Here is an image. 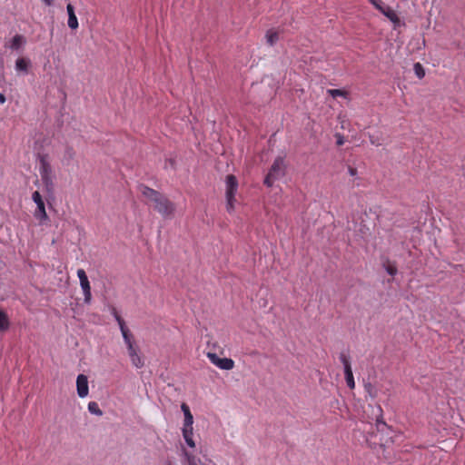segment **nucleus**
Returning <instances> with one entry per match:
<instances>
[{"instance_id":"obj_33","label":"nucleus","mask_w":465,"mask_h":465,"mask_svg":"<svg viewBox=\"0 0 465 465\" xmlns=\"http://www.w3.org/2000/svg\"><path fill=\"white\" fill-rule=\"evenodd\" d=\"M168 465H172V464H168Z\"/></svg>"},{"instance_id":"obj_15","label":"nucleus","mask_w":465,"mask_h":465,"mask_svg":"<svg viewBox=\"0 0 465 465\" xmlns=\"http://www.w3.org/2000/svg\"><path fill=\"white\" fill-rule=\"evenodd\" d=\"M193 429H183V439H184L185 442L187 443V445L191 448L195 447V442L193 440Z\"/></svg>"},{"instance_id":"obj_32","label":"nucleus","mask_w":465,"mask_h":465,"mask_svg":"<svg viewBox=\"0 0 465 465\" xmlns=\"http://www.w3.org/2000/svg\"><path fill=\"white\" fill-rule=\"evenodd\" d=\"M350 173H351V177L354 176L356 174V170L351 167Z\"/></svg>"},{"instance_id":"obj_11","label":"nucleus","mask_w":465,"mask_h":465,"mask_svg":"<svg viewBox=\"0 0 465 465\" xmlns=\"http://www.w3.org/2000/svg\"><path fill=\"white\" fill-rule=\"evenodd\" d=\"M181 409L184 415L183 429H193V414L191 413L189 406L186 403H183L181 405Z\"/></svg>"},{"instance_id":"obj_3","label":"nucleus","mask_w":465,"mask_h":465,"mask_svg":"<svg viewBox=\"0 0 465 465\" xmlns=\"http://www.w3.org/2000/svg\"><path fill=\"white\" fill-rule=\"evenodd\" d=\"M285 174V163H284V158L282 156H278L272 167L269 170L268 174L266 175L264 179V184L268 187H272L273 183L280 179L281 177L284 176Z\"/></svg>"},{"instance_id":"obj_28","label":"nucleus","mask_w":465,"mask_h":465,"mask_svg":"<svg viewBox=\"0 0 465 465\" xmlns=\"http://www.w3.org/2000/svg\"><path fill=\"white\" fill-rule=\"evenodd\" d=\"M371 142L372 144H375L377 146L381 145V143H380L378 140H374L373 136H371Z\"/></svg>"},{"instance_id":"obj_27","label":"nucleus","mask_w":465,"mask_h":465,"mask_svg":"<svg viewBox=\"0 0 465 465\" xmlns=\"http://www.w3.org/2000/svg\"><path fill=\"white\" fill-rule=\"evenodd\" d=\"M68 16L70 15H75L74 14V8L71 4H68L66 6Z\"/></svg>"},{"instance_id":"obj_7","label":"nucleus","mask_w":465,"mask_h":465,"mask_svg":"<svg viewBox=\"0 0 465 465\" xmlns=\"http://www.w3.org/2000/svg\"><path fill=\"white\" fill-rule=\"evenodd\" d=\"M32 200L36 204V210L35 211V217L39 220L41 223H45L48 221V215L45 211V202L42 195L38 191H35L32 194Z\"/></svg>"},{"instance_id":"obj_4","label":"nucleus","mask_w":465,"mask_h":465,"mask_svg":"<svg viewBox=\"0 0 465 465\" xmlns=\"http://www.w3.org/2000/svg\"><path fill=\"white\" fill-rule=\"evenodd\" d=\"M226 184V210L232 213L234 210L235 194L238 189V181L233 174H229L225 179Z\"/></svg>"},{"instance_id":"obj_19","label":"nucleus","mask_w":465,"mask_h":465,"mask_svg":"<svg viewBox=\"0 0 465 465\" xmlns=\"http://www.w3.org/2000/svg\"><path fill=\"white\" fill-rule=\"evenodd\" d=\"M341 360L343 363V369H344V379L346 383L349 385V360L344 354L341 355Z\"/></svg>"},{"instance_id":"obj_6","label":"nucleus","mask_w":465,"mask_h":465,"mask_svg":"<svg viewBox=\"0 0 465 465\" xmlns=\"http://www.w3.org/2000/svg\"><path fill=\"white\" fill-rule=\"evenodd\" d=\"M377 10H379L382 15H384L391 22L393 23L394 27L400 25L401 19L396 12L386 5L381 0H369Z\"/></svg>"},{"instance_id":"obj_21","label":"nucleus","mask_w":465,"mask_h":465,"mask_svg":"<svg viewBox=\"0 0 465 465\" xmlns=\"http://www.w3.org/2000/svg\"><path fill=\"white\" fill-rule=\"evenodd\" d=\"M183 455L186 459L188 465H197L196 457L189 451L183 450Z\"/></svg>"},{"instance_id":"obj_31","label":"nucleus","mask_w":465,"mask_h":465,"mask_svg":"<svg viewBox=\"0 0 465 465\" xmlns=\"http://www.w3.org/2000/svg\"><path fill=\"white\" fill-rule=\"evenodd\" d=\"M354 388V379L352 376V372L351 371V390Z\"/></svg>"},{"instance_id":"obj_9","label":"nucleus","mask_w":465,"mask_h":465,"mask_svg":"<svg viewBox=\"0 0 465 465\" xmlns=\"http://www.w3.org/2000/svg\"><path fill=\"white\" fill-rule=\"evenodd\" d=\"M77 276L79 278L80 285L84 292V302L90 303L92 300L91 285L85 271L84 269H78Z\"/></svg>"},{"instance_id":"obj_8","label":"nucleus","mask_w":465,"mask_h":465,"mask_svg":"<svg viewBox=\"0 0 465 465\" xmlns=\"http://www.w3.org/2000/svg\"><path fill=\"white\" fill-rule=\"evenodd\" d=\"M210 361L221 370L230 371L234 368V361L230 358H220L216 353L208 351L206 353Z\"/></svg>"},{"instance_id":"obj_22","label":"nucleus","mask_w":465,"mask_h":465,"mask_svg":"<svg viewBox=\"0 0 465 465\" xmlns=\"http://www.w3.org/2000/svg\"><path fill=\"white\" fill-rule=\"evenodd\" d=\"M414 72H415V74L420 78H423L424 75H425V70L423 68V66L420 64V63H416L414 64Z\"/></svg>"},{"instance_id":"obj_13","label":"nucleus","mask_w":465,"mask_h":465,"mask_svg":"<svg viewBox=\"0 0 465 465\" xmlns=\"http://www.w3.org/2000/svg\"><path fill=\"white\" fill-rule=\"evenodd\" d=\"M26 43V39L22 35H15L11 41L9 42L7 47L12 50H19L22 48Z\"/></svg>"},{"instance_id":"obj_5","label":"nucleus","mask_w":465,"mask_h":465,"mask_svg":"<svg viewBox=\"0 0 465 465\" xmlns=\"http://www.w3.org/2000/svg\"><path fill=\"white\" fill-rule=\"evenodd\" d=\"M127 347L128 355L131 359L133 365L136 368H142L144 365L143 360L139 354V348L135 344L133 335L124 339Z\"/></svg>"},{"instance_id":"obj_2","label":"nucleus","mask_w":465,"mask_h":465,"mask_svg":"<svg viewBox=\"0 0 465 465\" xmlns=\"http://www.w3.org/2000/svg\"><path fill=\"white\" fill-rule=\"evenodd\" d=\"M39 173L45 191L53 193L54 189V175L47 154L39 155Z\"/></svg>"},{"instance_id":"obj_16","label":"nucleus","mask_w":465,"mask_h":465,"mask_svg":"<svg viewBox=\"0 0 465 465\" xmlns=\"http://www.w3.org/2000/svg\"><path fill=\"white\" fill-rule=\"evenodd\" d=\"M279 39V34L276 31L269 30L266 33V40L270 45H273Z\"/></svg>"},{"instance_id":"obj_1","label":"nucleus","mask_w":465,"mask_h":465,"mask_svg":"<svg viewBox=\"0 0 465 465\" xmlns=\"http://www.w3.org/2000/svg\"><path fill=\"white\" fill-rule=\"evenodd\" d=\"M138 191L145 198V203L153 206L164 219H172L174 216L176 206L166 195L148 187L145 184H139Z\"/></svg>"},{"instance_id":"obj_25","label":"nucleus","mask_w":465,"mask_h":465,"mask_svg":"<svg viewBox=\"0 0 465 465\" xmlns=\"http://www.w3.org/2000/svg\"><path fill=\"white\" fill-rule=\"evenodd\" d=\"M386 271L391 276H394L397 273L396 266L391 263L387 264Z\"/></svg>"},{"instance_id":"obj_26","label":"nucleus","mask_w":465,"mask_h":465,"mask_svg":"<svg viewBox=\"0 0 465 465\" xmlns=\"http://www.w3.org/2000/svg\"><path fill=\"white\" fill-rule=\"evenodd\" d=\"M335 137H336V144L337 145L341 146L345 143V138L341 134L336 133Z\"/></svg>"},{"instance_id":"obj_17","label":"nucleus","mask_w":465,"mask_h":465,"mask_svg":"<svg viewBox=\"0 0 465 465\" xmlns=\"http://www.w3.org/2000/svg\"><path fill=\"white\" fill-rule=\"evenodd\" d=\"M9 328V319L7 314L0 311V331H5Z\"/></svg>"},{"instance_id":"obj_18","label":"nucleus","mask_w":465,"mask_h":465,"mask_svg":"<svg viewBox=\"0 0 465 465\" xmlns=\"http://www.w3.org/2000/svg\"><path fill=\"white\" fill-rule=\"evenodd\" d=\"M88 411L92 413V414H95L97 416H102L103 415V411L102 410L100 409L99 405L97 402L95 401H90L88 403Z\"/></svg>"},{"instance_id":"obj_24","label":"nucleus","mask_w":465,"mask_h":465,"mask_svg":"<svg viewBox=\"0 0 465 465\" xmlns=\"http://www.w3.org/2000/svg\"><path fill=\"white\" fill-rule=\"evenodd\" d=\"M78 25H79V24H78L76 15L68 16V26L71 29H76V28H78Z\"/></svg>"},{"instance_id":"obj_20","label":"nucleus","mask_w":465,"mask_h":465,"mask_svg":"<svg viewBox=\"0 0 465 465\" xmlns=\"http://www.w3.org/2000/svg\"><path fill=\"white\" fill-rule=\"evenodd\" d=\"M376 425L378 430H380L381 426H386V423L382 420V410L380 406L377 407Z\"/></svg>"},{"instance_id":"obj_14","label":"nucleus","mask_w":465,"mask_h":465,"mask_svg":"<svg viewBox=\"0 0 465 465\" xmlns=\"http://www.w3.org/2000/svg\"><path fill=\"white\" fill-rule=\"evenodd\" d=\"M31 62L28 58L19 57L15 61V70L27 74Z\"/></svg>"},{"instance_id":"obj_29","label":"nucleus","mask_w":465,"mask_h":465,"mask_svg":"<svg viewBox=\"0 0 465 465\" xmlns=\"http://www.w3.org/2000/svg\"><path fill=\"white\" fill-rule=\"evenodd\" d=\"M42 2L46 5V6H51L53 5V0H42Z\"/></svg>"},{"instance_id":"obj_30","label":"nucleus","mask_w":465,"mask_h":465,"mask_svg":"<svg viewBox=\"0 0 465 465\" xmlns=\"http://www.w3.org/2000/svg\"><path fill=\"white\" fill-rule=\"evenodd\" d=\"M6 101V98L4 94L0 93V104H5Z\"/></svg>"},{"instance_id":"obj_12","label":"nucleus","mask_w":465,"mask_h":465,"mask_svg":"<svg viewBox=\"0 0 465 465\" xmlns=\"http://www.w3.org/2000/svg\"><path fill=\"white\" fill-rule=\"evenodd\" d=\"M112 313L114 317V319L116 320L118 325H119V328L121 330V332H122V335H123V338L124 339L125 337H128L130 335H132V333L130 332V331L128 330V328L126 327L125 325V322L124 321V319L121 317V315L117 312L116 309L115 308H113L112 310Z\"/></svg>"},{"instance_id":"obj_23","label":"nucleus","mask_w":465,"mask_h":465,"mask_svg":"<svg viewBox=\"0 0 465 465\" xmlns=\"http://www.w3.org/2000/svg\"><path fill=\"white\" fill-rule=\"evenodd\" d=\"M327 93L333 98H336L338 96L345 97L347 94L346 91L341 90V89H329V90H327Z\"/></svg>"},{"instance_id":"obj_10","label":"nucleus","mask_w":465,"mask_h":465,"mask_svg":"<svg viewBox=\"0 0 465 465\" xmlns=\"http://www.w3.org/2000/svg\"><path fill=\"white\" fill-rule=\"evenodd\" d=\"M76 390L80 398H85L89 393L88 379L84 374H79L76 379Z\"/></svg>"}]
</instances>
